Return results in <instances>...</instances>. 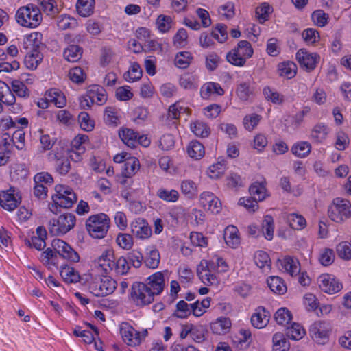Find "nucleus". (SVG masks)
Masks as SVG:
<instances>
[{
	"mask_svg": "<svg viewBox=\"0 0 351 351\" xmlns=\"http://www.w3.org/2000/svg\"><path fill=\"white\" fill-rule=\"evenodd\" d=\"M141 77L142 69L136 62H131L128 71L123 74L125 80L130 83L139 80Z\"/></svg>",
	"mask_w": 351,
	"mask_h": 351,
	"instance_id": "a18cd8bd",
	"label": "nucleus"
},
{
	"mask_svg": "<svg viewBox=\"0 0 351 351\" xmlns=\"http://www.w3.org/2000/svg\"><path fill=\"white\" fill-rule=\"evenodd\" d=\"M182 193L187 198L193 199L198 194V185L192 180L185 179L180 183Z\"/></svg>",
	"mask_w": 351,
	"mask_h": 351,
	"instance_id": "473e14b6",
	"label": "nucleus"
},
{
	"mask_svg": "<svg viewBox=\"0 0 351 351\" xmlns=\"http://www.w3.org/2000/svg\"><path fill=\"white\" fill-rule=\"evenodd\" d=\"M232 322L226 316H220L210 322V329L211 332L217 335H224L228 334L231 329Z\"/></svg>",
	"mask_w": 351,
	"mask_h": 351,
	"instance_id": "6ab92c4d",
	"label": "nucleus"
},
{
	"mask_svg": "<svg viewBox=\"0 0 351 351\" xmlns=\"http://www.w3.org/2000/svg\"><path fill=\"white\" fill-rule=\"evenodd\" d=\"M207 263L210 268L214 269L217 273H224L229 269L226 261L217 254H214L210 260H207Z\"/></svg>",
	"mask_w": 351,
	"mask_h": 351,
	"instance_id": "c03bdc74",
	"label": "nucleus"
},
{
	"mask_svg": "<svg viewBox=\"0 0 351 351\" xmlns=\"http://www.w3.org/2000/svg\"><path fill=\"white\" fill-rule=\"evenodd\" d=\"M88 143V136L86 134H79L71 141V148L74 149V150L86 152Z\"/></svg>",
	"mask_w": 351,
	"mask_h": 351,
	"instance_id": "bf43d9fd",
	"label": "nucleus"
},
{
	"mask_svg": "<svg viewBox=\"0 0 351 351\" xmlns=\"http://www.w3.org/2000/svg\"><path fill=\"white\" fill-rule=\"evenodd\" d=\"M88 96L90 98V103L103 105L107 101L106 90L98 85L90 86L88 90Z\"/></svg>",
	"mask_w": 351,
	"mask_h": 351,
	"instance_id": "a878e982",
	"label": "nucleus"
},
{
	"mask_svg": "<svg viewBox=\"0 0 351 351\" xmlns=\"http://www.w3.org/2000/svg\"><path fill=\"white\" fill-rule=\"evenodd\" d=\"M278 71L280 76L291 79L296 74L297 66L291 61L283 62L278 64Z\"/></svg>",
	"mask_w": 351,
	"mask_h": 351,
	"instance_id": "58836bf2",
	"label": "nucleus"
},
{
	"mask_svg": "<svg viewBox=\"0 0 351 351\" xmlns=\"http://www.w3.org/2000/svg\"><path fill=\"white\" fill-rule=\"evenodd\" d=\"M156 196L165 202L176 203L179 200L180 195L176 189L160 187L156 191Z\"/></svg>",
	"mask_w": 351,
	"mask_h": 351,
	"instance_id": "7c9ffc66",
	"label": "nucleus"
},
{
	"mask_svg": "<svg viewBox=\"0 0 351 351\" xmlns=\"http://www.w3.org/2000/svg\"><path fill=\"white\" fill-rule=\"evenodd\" d=\"M43 35L40 32H33L23 36V45L24 49L32 51L38 50L42 43Z\"/></svg>",
	"mask_w": 351,
	"mask_h": 351,
	"instance_id": "c85d7f7f",
	"label": "nucleus"
},
{
	"mask_svg": "<svg viewBox=\"0 0 351 351\" xmlns=\"http://www.w3.org/2000/svg\"><path fill=\"white\" fill-rule=\"evenodd\" d=\"M272 7L267 2L261 3L256 9V16L260 23H263L269 19L272 12Z\"/></svg>",
	"mask_w": 351,
	"mask_h": 351,
	"instance_id": "13d9d810",
	"label": "nucleus"
},
{
	"mask_svg": "<svg viewBox=\"0 0 351 351\" xmlns=\"http://www.w3.org/2000/svg\"><path fill=\"white\" fill-rule=\"evenodd\" d=\"M292 154L298 158L307 156L311 151V145L306 141L295 143L291 149Z\"/></svg>",
	"mask_w": 351,
	"mask_h": 351,
	"instance_id": "3c124183",
	"label": "nucleus"
},
{
	"mask_svg": "<svg viewBox=\"0 0 351 351\" xmlns=\"http://www.w3.org/2000/svg\"><path fill=\"white\" fill-rule=\"evenodd\" d=\"M282 217L287 221L291 228L295 230H302L306 226L304 217L296 213H283Z\"/></svg>",
	"mask_w": 351,
	"mask_h": 351,
	"instance_id": "2f4dec72",
	"label": "nucleus"
},
{
	"mask_svg": "<svg viewBox=\"0 0 351 351\" xmlns=\"http://www.w3.org/2000/svg\"><path fill=\"white\" fill-rule=\"evenodd\" d=\"M53 249L47 248L41 254V261L47 265L49 268L57 267L58 254L63 258L69 261L77 263L80 261V256L68 243L61 239H53L51 243Z\"/></svg>",
	"mask_w": 351,
	"mask_h": 351,
	"instance_id": "f257e3e1",
	"label": "nucleus"
},
{
	"mask_svg": "<svg viewBox=\"0 0 351 351\" xmlns=\"http://www.w3.org/2000/svg\"><path fill=\"white\" fill-rule=\"evenodd\" d=\"M296 59L302 69L311 71L315 69L320 57L317 53L310 52L305 49H300L296 53Z\"/></svg>",
	"mask_w": 351,
	"mask_h": 351,
	"instance_id": "2eb2a0df",
	"label": "nucleus"
},
{
	"mask_svg": "<svg viewBox=\"0 0 351 351\" xmlns=\"http://www.w3.org/2000/svg\"><path fill=\"white\" fill-rule=\"evenodd\" d=\"M46 99L56 106L62 108L66 104V99L62 91L58 88H51L45 93Z\"/></svg>",
	"mask_w": 351,
	"mask_h": 351,
	"instance_id": "bb28decb",
	"label": "nucleus"
},
{
	"mask_svg": "<svg viewBox=\"0 0 351 351\" xmlns=\"http://www.w3.org/2000/svg\"><path fill=\"white\" fill-rule=\"evenodd\" d=\"M290 345L282 333L277 332L273 336V351H288Z\"/></svg>",
	"mask_w": 351,
	"mask_h": 351,
	"instance_id": "5fc2aeb1",
	"label": "nucleus"
},
{
	"mask_svg": "<svg viewBox=\"0 0 351 351\" xmlns=\"http://www.w3.org/2000/svg\"><path fill=\"white\" fill-rule=\"evenodd\" d=\"M21 202V196L17 189L10 187L0 191V206L4 210L12 212L19 206Z\"/></svg>",
	"mask_w": 351,
	"mask_h": 351,
	"instance_id": "f8f14e48",
	"label": "nucleus"
},
{
	"mask_svg": "<svg viewBox=\"0 0 351 351\" xmlns=\"http://www.w3.org/2000/svg\"><path fill=\"white\" fill-rule=\"evenodd\" d=\"M211 298L207 297L202 301L197 300L191 303V314L196 317L202 316L210 306Z\"/></svg>",
	"mask_w": 351,
	"mask_h": 351,
	"instance_id": "4c0bfd02",
	"label": "nucleus"
},
{
	"mask_svg": "<svg viewBox=\"0 0 351 351\" xmlns=\"http://www.w3.org/2000/svg\"><path fill=\"white\" fill-rule=\"evenodd\" d=\"M197 274L201 281L206 285L218 282L217 272L208 265L207 260H202L197 267Z\"/></svg>",
	"mask_w": 351,
	"mask_h": 351,
	"instance_id": "dca6fc26",
	"label": "nucleus"
},
{
	"mask_svg": "<svg viewBox=\"0 0 351 351\" xmlns=\"http://www.w3.org/2000/svg\"><path fill=\"white\" fill-rule=\"evenodd\" d=\"M261 118V115L256 113L245 115L243 120L244 128L247 131H252L258 125Z\"/></svg>",
	"mask_w": 351,
	"mask_h": 351,
	"instance_id": "0e129e2a",
	"label": "nucleus"
},
{
	"mask_svg": "<svg viewBox=\"0 0 351 351\" xmlns=\"http://www.w3.org/2000/svg\"><path fill=\"white\" fill-rule=\"evenodd\" d=\"M263 94L265 98L274 104H280L284 101V96L269 86L265 87Z\"/></svg>",
	"mask_w": 351,
	"mask_h": 351,
	"instance_id": "338daca9",
	"label": "nucleus"
},
{
	"mask_svg": "<svg viewBox=\"0 0 351 351\" xmlns=\"http://www.w3.org/2000/svg\"><path fill=\"white\" fill-rule=\"evenodd\" d=\"M254 259L256 265L259 268H269L271 260L269 254L263 250L256 251L254 254Z\"/></svg>",
	"mask_w": 351,
	"mask_h": 351,
	"instance_id": "052dcab7",
	"label": "nucleus"
},
{
	"mask_svg": "<svg viewBox=\"0 0 351 351\" xmlns=\"http://www.w3.org/2000/svg\"><path fill=\"white\" fill-rule=\"evenodd\" d=\"M338 256L343 260L351 259V243L348 241L339 243L336 247Z\"/></svg>",
	"mask_w": 351,
	"mask_h": 351,
	"instance_id": "774afa93",
	"label": "nucleus"
},
{
	"mask_svg": "<svg viewBox=\"0 0 351 351\" xmlns=\"http://www.w3.org/2000/svg\"><path fill=\"white\" fill-rule=\"evenodd\" d=\"M253 53L251 44L248 41L241 40L237 47L227 53L226 59L231 64L241 67L245 65L246 60L252 56Z\"/></svg>",
	"mask_w": 351,
	"mask_h": 351,
	"instance_id": "423d86ee",
	"label": "nucleus"
},
{
	"mask_svg": "<svg viewBox=\"0 0 351 351\" xmlns=\"http://www.w3.org/2000/svg\"><path fill=\"white\" fill-rule=\"evenodd\" d=\"M132 234L138 239H146L152 235V230L146 220L135 219L130 224Z\"/></svg>",
	"mask_w": 351,
	"mask_h": 351,
	"instance_id": "f3484780",
	"label": "nucleus"
},
{
	"mask_svg": "<svg viewBox=\"0 0 351 351\" xmlns=\"http://www.w3.org/2000/svg\"><path fill=\"white\" fill-rule=\"evenodd\" d=\"M328 213L332 221L341 223L351 217V204L348 199L337 197L329 206Z\"/></svg>",
	"mask_w": 351,
	"mask_h": 351,
	"instance_id": "39448f33",
	"label": "nucleus"
},
{
	"mask_svg": "<svg viewBox=\"0 0 351 351\" xmlns=\"http://www.w3.org/2000/svg\"><path fill=\"white\" fill-rule=\"evenodd\" d=\"M199 80L197 75L193 73H184L180 76L179 83L181 87L188 90H195L198 88Z\"/></svg>",
	"mask_w": 351,
	"mask_h": 351,
	"instance_id": "e433bc0d",
	"label": "nucleus"
},
{
	"mask_svg": "<svg viewBox=\"0 0 351 351\" xmlns=\"http://www.w3.org/2000/svg\"><path fill=\"white\" fill-rule=\"evenodd\" d=\"M82 55V49L75 45H69L64 51V58L71 62H75L79 60Z\"/></svg>",
	"mask_w": 351,
	"mask_h": 351,
	"instance_id": "603ef678",
	"label": "nucleus"
},
{
	"mask_svg": "<svg viewBox=\"0 0 351 351\" xmlns=\"http://www.w3.org/2000/svg\"><path fill=\"white\" fill-rule=\"evenodd\" d=\"M188 156L195 160H200L205 154L204 145L197 140L191 141L186 147Z\"/></svg>",
	"mask_w": 351,
	"mask_h": 351,
	"instance_id": "72a5a7b5",
	"label": "nucleus"
},
{
	"mask_svg": "<svg viewBox=\"0 0 351 351\" xmlns=\"http://www.w3.org/2000/svg\"><path fill=\"white\" fill-rule=\"evenodd\" d=\"M330 133V128L324 123H318L311 131L310 137L315 143H323Z\"/></svg>",
	"mask_w": 351,
	"mask_h": 351,
	"instance_id": "b1692460",
	"label": "nucleus"
},
{
	"mask_svg": "<svg viewBox=\"0 0 351 351\" xmlns=\"http://www.w3.org/2000/svg\"><path fill=\"white\" fill-rule=\"evenodd\" d=\"M274 318L279 325L285 326L292 319V313L285 308H280L275 313Z\"/></svg>",
	"mask_w": 351,
	"mask_h": 351,
	"instance_id": "e2e57ef3",
	"label": "nucleus"
},
{
	"mask_svg": "<svg viewBox=\"0 0 351 351\" xmlns=\"http://www.w3.org/2000/svg\"><path fill=\"white\" fill-rule=\"evenodd\" d=\"M57 25L60 29H74L77 26V20L67 14L60 15L57 20Z\"/></svg>",
	"mask_w": 351,
	"mask_h": 351,
	"instance_id": "4d7b16f0",
	"label": "nucleus"
},
{
	"mask_svg": "<svg viewBox=\"0 0 351 351\" xmlns=\"http://www.w3.org/2000/svg\"><path fill=\"white\" fill-rule=\"evenodd\" d=\"M154 296L147 284L136 282L132 285L130 298L136 305L149 304L154 300Z\"/></svg>",
	"mask_w": 351,
	"mask_h": 351,
	"instance_id": "1a4fd4ad",
	"label": "nucleus"
},
{
	"mask_svg": "<svg viewBox=\"0 0 351 351\" xmlns=\"http://www.w3.org/2000/svg\"><path fill=\"white\" fill-rule=\"evenodd\" d=\"M286 334L289 339L298 341L304 337L306 330L302 325L293 322L287 328Z\"/></svg>",
	"mask_w": 351,
	"mask_h": 351,
	"instance_id": "49530a36",
	"label": "nucleus"
},
{
	"mask_svg": "<svg viewBox=\"0 0 351 351\" xmlns=\"http://www.w3.org/2000/svg\"><path fill=\"white\" fill-rule=\"evenodd\" d=\"M0 101L6 105H12L16 98L7 84L0 81Z\"/></svg>",
	"mask_w": 351,
	"mask_h": 351,
	"instance_id": "8fccbe9b",
	"label": "nucleus"
},
{
	"mask_svg": "<svg viewBox=\"0 0 351 351\" xmlns=\"http://www.w3.org/2000/svg\"><path fill=\"white\" fill-rule=\"evenodd\" d=\"M165 273L167 271H157L147 279V285L154 295L160 294L164 289Z\"/></svg>",
	"mask_w": 351,
	"mask_h": 351,
	"instance_id": "aec40b11",
	"label": "nucleus"
},
{
	"mask_svg": "<svg viewBox=\"0 0 351 351\" xmlns=\"http://www.w3.org/2000/svg\"><path fill=\"white\" fill-rule=\"evenodd\" d=\"M250 193L252 198L256 202L263 201L267 196H269L268 191L266 189L265 180L257 181L254 182L249 189Z\"/></svg>",
	"mask_w": 351,
	"mask_h": 351,
	"instance_id": "cd10ccee",
	"label": "nucleus"
},
{
	"mask_svg": "<svg viewBox=\"0 0 351 351\" xmlns=\"http://www.w3.org/2000/svg\"><path fill=\"white\" fill-rule=\"evenodd\" d=\"M199 205L205 212L213 215H217L222 210L221 199L215 193L208 191L200 193Z\"/></svg>",
	"mask_w": 351,
	"mask_h": 351,
	"instance_id": "9b49d317",
	"label": "nucleus"
},
{
	"mask_svg": "<svg viewBox=\"0 0 351 351\" xmlns=\"http://www.w3.org/2000/svg\"><path fill=\"white\" fill-rule=\"evenodd\" d=\"M267 283L271 291L275 293L282 295L287 291V286L283 280L278 276H270Z\"/></svg>",
	"mask_w": 351,
	"mask_h": 351,
	"instance_id": "de8ad7c7",
	"label": "nucleus"
},
{
	"mask_svg": "<svg viewBox=\"0 0 351 351\" xmlns=\"http://www.w3.org/2000/svg\"><path fill=\"white\" fill-rule=\"evenodd\" d=\"M317 283L321 290L328 294H335L340 291L343 287L340 281L329 274L320 275Z\"/></svg>",
	"mask_w": 351,
	"mask_h": 351,
	"instance_id": "4468645a",
	"label": "nucleus"
},
{
	"mask_svg": "<svg viewBox=\"0 0 351 351\" xmlns=\"http://www.w3.org/2000/svg\"><path fill=\"white\" fill-rule=\"evenodd\" d=\"M350 145L348 134L343 130H339L335 134L334 146L339 151H344Z\"/></svg>",
	"mask_w": 351,
	"mask_h": 351,
	"instance_id": "6e6d98bb",
	"label": "nucleus"
},
{
	"mask_svg": "<svg viewBox=\"0 0 351 351\" xmlns=\"http://www.w3.org/2000/svg\"><path fill=\"white\" fill-rule=\"evenodd\" d=\"M223 237L230 247L236 248L240 244V234L237 227L234 225H229L225 228Z\"/></svg>",
	"mask_w": 351,
	"mask_h": 351,
	"instance_id": "5701e85b",
	"label": "nucleus"
},
{
	"mask_svg": "<svg viewBox=\"0 0 351 351\" xmlns=\"http://www.w3.org/2000/svg\"><path fill=\"white\" fill-rule=\"evenodd\" d=\"M54 191L51 197L52 202L49 204V209L53 214L59 213L60 208H71L77 201L75 192L66 185L57 184Z\"/></svg>",
	"mask_w": 351,
	"mask_h": 351,
	"instance_id": "f03ea898",
	"label": "nucleus"
},
{
	"mask_svg": "<svg viewBox=\"0 0 351 351\" xmlns=\"http://www.w3.org/2000/svg\"><path fill=\"white\" fill-rule=\"evenodd\" d=\"M15 18L19 25L29 29L38 27L43 21L40 8L33 3L20 7L16 12Z\"/></svg>",
	"mask_w": 351,
	"mask_h": 351,
	"instance_id": "7ed1b4c3",
	"label": "nucleus"
},
{
	"mask_svg": "<svg viewBox=\"0 0 351 351\" xmlns=\"http://www.w3.org/2000/svg\"><path fill=\"white\" fill-rule=\"evenodd\" d=\"M60 274L66 283H76L80 281V276L73 267L64 265L60 267Z\"/></svg>",
	"mask_w": 351,
	"mask_h": 351,
	"instance_id": "f704fd0d",
	"label": "nucleus"
},
{
	"mask_svg": "<svg viewBox=\"0 0 351 351\" xmlns=\"http://www.w3.org/2000/svg\"><path fill=\"white\" fill-rule=\"evenodd\" d=\"M110 219L104 213L90 216L86 221V230L90 236L95 239H103L109 229Z\"/></svg>",
	"mask_w": 351,
	"mask_h": 351,
	"instance_id": "20e7f679",
	"label": "nucleus"
},
{
	"mask_svg": "<svg viewBox=\"0 0 351 351\" xmlns=\"http://www.w3.org/2000/svg\"><path fill=\"white\" fill-rule=\"evenodd\" d=\"M191 314V305L184 300L179 301L176 304L174 315L180 319L187 318Z\"/></svg>",
	"mask_w": 351,
	"mask_h": 351,
	"instance_id": "680f3d73",
	"label": "nucleus"
},
{
	"mask_svg": "<svg viewBox=\"0 0 351 351\" xmlns=\"http://www.w3.org/2000/svg\"><path fill=\"white\" fill-rule=\"evenodd\" d=\"M117 282L108 276L103 275L95 279L90 285V292L97 297H102L112 293L116 289Z\"/></svg>",
	"mask_w": 351,
	"mask_h": 351,
	"instance_id": "9d476101",
	"label": "nucleus"
},
{
	"mask_svg": "<svg viewBox=\"0 0 351 351\" xmlns=\"http://www.w3.org/2000/svg\"><path fill=\"white\" fill-rule=\"evenodd\" d=\"M140 169V162L137 158L130 156L128 158L122 169V174L126 178L133 176Z\"/></svg>",
	"mask_w": 351,
	"mask_h": 351,
	"instance_id": "ea45409f",
	"label": "nucleus"
},
{
	"mask_svg": "<svg viewBox=\"0 0 351 351\" xmlns=\"http://www.w3.org/2000/svg\"><path fill=\"white\" fill-rule=\"evenodd\" d=\"M224 90L219 83L208 82L203 84L200 88V95L202 99H208L213 95L221 96Z\"/></svg>",
	"mask_w": 351,
	"mask_h": 351,
	"instance_id": "393cba45",
	"label": "nucleus"
},
{
	"mask_svg": "<svg viewBox=\"0 0 351 351\" xmlns=\"http://www.w3.org/2000/svg\"><path fill=\"white\" fill-rule=\"evenodd\" d=\"M114 252L112 248H107L95 261V267L98 271L108 274L113 271L114 264Z\"/></svg>",
	"mask_w": 351,
	"mask_h": 351,
	"instance_id": "ddd939ff",
	"label": "nucleus"
},
{
	"mask_svg": "<svg viewBox=\"0 0 351 351\" xmlns=\"http://www.w3.org/2000/svg\"><path fill=\"white\" fill-rule=\"evenodd\" d=\"M78 122L82 130L92 131L95 127V121L86 112H82L78 115Z\"/></svg>",
	"mask_w": 351,
	"mask_h": 351,
	"instance_id": "69168bd1",
	"label": "nucleus"
},
{
	"mask_svg": "<svg viewBox=\"0 0 351 351\" xmlns=\"http://www.w3.org/2000/svg\"><path fill=\"white\" fill-rule=\"evenodd\" d=\"M119 334L125 343L135 347L140 345L147 335V330H136L130 323L123 322L119 326Z\"/></svg>",
	"mask_w": 351,
	"mask_h": 351,
	"instance_id": "0eeeda50",
	"label": "nucleus"
},
{
	"mask_svg": "<svg viewBox=\"0 0 351 351\" xmlns=\"http://www.w3.org/2000/svg\"><path fill=\"white\" fill-rule=\"evenodd\" d=\"M160 261V255L154 247H148L145 250V263L150 269H156L158 267Z\"/></svg>",
	"mask_w": 351,
	"mask_h": 351,
	"instance_id": "c9c22d12",
	"label": "nucleus"
},
{
	"mask_svg": "<svg viewBox=\"0 0 351 351\" xmlns=\"http://www.w3.org/2000/svg\"><path fill=\"white\" fill-rule=\"evenodd\" d=\"M173 25V19L171 16L160 14L156 21V27L159 32L165 34L168 32Z\"/></svg>",
	"mask_w": 351,
	"mask_h": 351,
	"instance_id": "864d4df0",
	"label": "nucleus"
},
{
	"mask_svg": "<svg viewBox=\"0 0 351 351\" xmlns=\"http://www.w3.org/2000/svg\"><path fill=\"white\" fill-rule=\"evenodd\" d=\"M270 313L264 307L259 306L255 309V311L251 317V323L256 328H263L269 323Z\"/></svg>",
	"mask_w": 351,
	"mask_h": 351,
	"instance_id": "412c9836",
	"label": "nucleus"
},
{
	"mask_svg": "<svg viewBox=\"0 0 351 351\" xmlns=\"http://www.w3.org/2000/svg\"><path fill=\"white\" fill-rule=\"evenodd\" d=\"M190 129L196 136L201 138L207 137L210 132L208 125L199 120L192 121L190 124Z\"/></svg>",
	"mask_w": 351,
	"mask_h": 351,
	"instance_id": "09e8293b",
	"label": "nucleus"
},
{
	"mask_svg": "<svg viewBox=\"0 0 351 351\" xmlns=\"http://www.w3.org/2000/svg\"><path fill=\"white\" fill-rule=\"evenodd\" d=\"M137 134L138 133L128 128H122L119 131L122 142L130 148H134L138 145Z\"/></svg>",
	"mask_w": 351,
	"mask_h": 351,
	"instance_id": "c756f323",
	"label": "nucleus"
},
{
	"mask_svg": "<svg viewBox=\"0 0 351 351\" xmlns=\"http://www.w3.org/2000/svg\"><path fill=\"white\" fill-rule=\"evenodd\" d=\"M226 170V162L223 160L219 161L208 167L206 170V175L212 180H217L224 174Z\"/></svg>",
	"mask_w": 351,
	"mask_h": 351,
	"instance_id": "37998d69",
	"label": "nucleus"
},
{
	"mask_svg": "<svg viewBox=\"0 0 351 351\" xmlns=\"http://www.w3.org/2000/svg\"><path fill=\"white\" fill-rule=\"evenodd\" d=\"M95 8V0H77L76 10L78 14L82 17L90 16Z\"/></svg>",
	"mask_w": 351,
	"mask_h": 351,
	"instance_id": "a19ab883",
	"label": "nucleus"
},
{
	"mask_svg": "<svg viewBox=\"0 0 351 351\" xmlns=\"http://www.w3.org/2000/svg\"><path fill=\"white\" fill-rule=\"evenodd\" d=\"M328 332L326 323L321 321L313 323L309 329L312 339L319 344H324L326 342Z\"/></svg>",
	"mask_w": 351,
	"mask_h": 351,
	"instance_id": "a211bd4d",
	"label": "nucleus"
},
{
	"mask_svg": "<svg viewBox=\"0 0 351 351\" xmlns=\"http://www.w3.org/2000/svg\"><path fill=\"white\" fill-rule=\"evenodd\" d=\"M75 224V217L71 213H64L49 222V230L53 235L64 234L70 231Z\"/></svg>",
	"mask_w": 351,
	"mask_h": 351,
	"instance_id": "6e6552de",
	"label": "nucleus"
},
{
	"mask_svg": "<svg viewBox=\"0 0 351 351\" xmlns=\"http://www.w3.org/2000/svg\"><path fill=\"white\" fill-rule=\"evenodd\" d=\"M43 58V54L38 50H32L25 57L24 63L27 68L36 69Z\"/></svg>",
	"mask_w": 351,
	"mask_h": 351,
	"instance_id": "79ce46f5",
	"label": "nucleus"
},
{
	"mask_svg": "<svg viewBox=\"0 0 351 351\" xmlns=\"http://www.w3.org/2000/svg\"><path fill=\"white\" fill-rule=\"evenodd\" d=\"M281 269L291 276H298L301 270L299 261L291 256H285L280 261Z\"/></svg>",
	"mask_w": 351,
	"mask_h": 351,
	"instance_id": "4be33fe9",
	"label": "nucleus"
}]
</instances>
